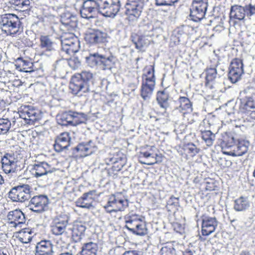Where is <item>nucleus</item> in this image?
<instances>
[{
    "instance_id": "obj_54",
    "label": "nucleus",
    "mask_w": 255,
    "mask_h": 255,
    "mask_svg": "<svg viewBox=\"0 0 255 255\" xmlns=\"http://www.w3.org/2000/svg\"><path fill=\"white\" fill-rule=\"evenodd\" d=\"M215 186L213 184H211L209 182L207 183L206 189L210 191H212L215 190Z\"/></svg>"
},
{
    "instance_id": "obj_15",
    "label": "nucleus",
    "mask_w": 255,
    "mask_h": 255,
    "mask_svg": "<svg viewBox=\"0 0 255 255\" xmlns=\"http://www.w3.org/2000/svg\"><path fill=\"white\" fill-rule=\"evenodd\" d=\"M19 163L14 154L6 153L1 158L2 168L6 174L16 173L20 171L21 167Z\"/></svg>"
},
{
    "instance_id": "obj_26",
    "label": "nucleus",
    "mask_w": 255,
    "mask_h": 255,
    "mask_svg": "<svg viewBox=\"0 0 255 255\" xmlns=\"http://www.w3.org/2000/svg\"><path fill=\"white\" fill-rule=\"evenodd\" d=\"M61 22L69 30L74 29L78 25V19L76 15L69 12L61 15Z\"/></svg>"
},
{
    "instance_id": "obj_41",
    "label": "nucleus",
    "mask_w": 255,
    "mask_h": 255,
    "mask_svg": "<svg viewBox=\"0 0 255 255\" xmlns=\"http://www.w3.org/2000/svg\"><path fill=\"white\" fill-rule=\"evenodd\" d=\"M246 20L247 19L255 22V4L249 3L244 6Z\"/></svg>"
},
{
    "instance_id": "obj_33",
    "label": "nucleus",
    "mask_w": 255,
    "mask_h": 255,
    "mask_svg": "<svg viewBox=\"0 0 255 255\" xmlns=\"http://www.w3.org/2000/svg\"><path fill=\"white\" fill-rule=\"evenodd\" d=\"M71 126H76L81 124H86L88 120L86 114L71 111Z\"/></svg>"
},
{
    "instance_id": "obj_3",
    "label": "nucleus",
    "mask_w": 255,
    "mask_h": 255,
    "mask_svg": "<svg viewBox=\"0 0 255 255\" xmlns=\"http://www.w3.org/2000/svg\"><path fill=\"white\" fill-rule=\"evenodd\" d=\"M154 72L153 65L147 66L143 69L140 96L144 101L149 100L153 94L155 86Z\"/></svg>"
},
{
    "instance_id": "obj_2",
    "label": "nucleus",
    "mask_w": 255,
    "mask_h": 255,
    "mask_svg": "<svg viewBox=\"0 0 255 255\" xmlns=\"http://www.w3.org/2000/svg\"><path fill=\"white\" fill-rule=\"evenodd\" d=\"M0 29L7 36H14L23 31L19 17L13 13H5L0 17Z\"/></svg>"
},
{
    "instance_id": "obj_12",
    "label": "nucleus",
    "mask_w": 255,
    "mask_h": 255,
    "mask_svg": "<svg viewBox=\"0 0 255 255\" xmlns=\"http://www.w3.org/2000/svg\"><path fill=\"white\" fill-rule=\"evenodd\" d=\"M69 216L66 214H61L55 216L51 223V232L53 235L60 236L66 232L69 224Z\"/></svg>"
},
{
    "instance_id": "obj_5",
    "label": "nucleus",
    "mask_w": 255,
    "mask_h": 255,
    "mask_svg": "<svg viewBox=\"0 0 255 255\" xmlns=\"http://www.w3.org/2000/svg\"><path fill=\"white\" fill-rule=\"evenodd\" d=\"M86 62L91 68L96 67L104 70H110L115 64V58L112 55L107 57L98 53H94L86 57Z\"/></svg>"
},
{
    "instance_id": "obj_27",
    "label": "nucleus",
    "mask_w": 255,
    "mask_h": 255,
    "mask_svg": "<svg viewBox=\"0 0 255 255\" xmlns=\"http://www.w3.org/2000/svg\"><path fill=\"white\" fill-rule=\"evenodd\" d=\"M86 226L81 222H76L73 225L72 231V238L76 242H79L85 235Z\"/></svg>"
},
{
    "instance_id": "obj_21",
    "label": "nucleus",
    "mask_w": 255,
    "mask_h": 255,
    "mask_svg": "<svg viewBox=\"0 0 255 255\" xmlns=\"http://www.w3.org/2000/svg\"><path fill=\"white\" fill-rule=\"evenodd\" d=\"M71 137L70 133L63 132L58 136L55 140L54 148L56 152H60L67 149L70 145Z\"/></svg>"
},
{
    "instance_id": "obj_10",
    "label": "nucleus",
    "mask_w": 255,
    "mask_h": 255,
    "mask_svg": "<svg viewBox=\"0 0 255 255\" xmlns=\"http://www.w3.org/2000/svg\"><path fill=\"white\" fill-rule=\"evenodd\" d=\"M30 188L27 184L13 187L8 193V197L13 202H24L30 198Z\"/></svg>"
},
{
    "instance_id": "obj_62",
    "label": "nucleus",
    "mask_w": 255,
    "mask_h": 255,
    "mask_svg": "<svg viewBox=\"0 0 255 255\" xmlns=\"http://www.w3.org/2000/svg\"><path fill=\"white\" fill-rule=\"evenodd\" d=\"M59 255H72L71 254H70L69 253H62L60 254Z\"/></svg>"
},
{
    "instance_id": "obj_40",
    "label": "nucleus",
    "mask_w": 255,
    "mask_h": 255,
    "mask_svg": "<svg viewBox=\"0 0 255 255\" xmlns=\"http://www.w3.org/2000/svg\"><path fill=\"white\" fill-rule=\"evenodd\" d=\"M124 219L126 223L125 228H127V227H131L132 224L137 225L144 220V217L135 214H131L125 216Z\"/></svg>"
},
{
    "instance_id": "obj_47",
    "label": "nucleus",
    "mask_w": 255,
    "mask_h": 255,
    "mask_svg": "<svg viewBox=\"0 0 255 255\" xmlns=\"http://www.w3.org/2000/svg\"><path fill=\"white\" fill-rule=\"evenodd\" d=\"M68 65L73 69H77L81 64L80 61L77 57H73L69 59Z\"/></svg>"
},
{
    "instance_id": "obj_20",
    "label": "nucleus",
    "mask_w": 255,
    "mask_h": 255,
    "mask_svg": "<svg viewBox=\"0 0 255 255\" xmlns=\"http://www.w3.org/2000/svg\"><path fill=\"white\" fill-rule=\"evenodd\" d=\"M218 226L216 218L203 216L202 218V230L203 236H208L213 233Z\"/></svg>"
},
{
    "instance_id": "obj_22",
    "label": "nucleus",
    "mask_w": 255,
    "mask_h": 255,
    "mask_svg": "<svg viewBox=\"0 0 255 255\" xmlns=\"http://www.w3.org/2000/svg\"><path fill=\"white\" fill-rule=\"evenodd\" d=\"M35 254L43 255H55L53 245L49 240L41 241L37 243L36 246Z\"/></svg>"
},
{
    "instance_id": "obj_17",
    "label": "nucleus",
    "mask_w": 255,
    "mask_h": 255,
    "mask_svg": "<svg viewBox=\"0 0 255 255\" xmlns=\"http://www.w3.org/2000/svg\"><path fill=\"white\" fill-rule=\"evenodd\" d=\"M19 116L27 124L33 125L39 119L40 113L33 107L28 106L22 109Z\"/></svg>"
},
{
    "instance_id": "obj_36",
    "label": "nucleus",
    "mask_w": 255,
    "mask_h": 255,
    "mask_svg": "<svg viewBox=\"0 0 255 255\" xmlns=\"http://www.w3.org/2000/svg\"><path fill=\"white\" fill-rule=\"evenodd\" d=\"M133 227H127V229L134 235L138 236H144L147 233V230L144 220L139 222L137 225H134Z\"/></svg>"
},
{
    "instance_id": "obj_56",
    "label": "nucleus",
    "mask_w": 255,
    "mask_h": 255,
    "mask_svg": "<svg viewBox=\"0 0 255 255\" xmlns=\"http://www.w3.org/2000/svg\"><path fill=\"white\" fill-rule=\"evenodd\" d=\"M22 63H23V66H28L29 64H32V63H30L29 62L27 61H26V60H21Z\"/></svg>"
},
{
    "instance_id": "obj_39",
    "label": "nucleus",
    "mask_w": 255,
    "mask_h": 255,
    "mask_svg": "<svg viewBox=\"0 0 255 255\" xmlns=\"http://www.w3.org/2000/svg\"><path fill=\"white\" fill-rule=\"evenodd\" d=\"M250 203L247 198L240 197L235 200L234 209L237 211H243L249 208Z\"/></svg>"
},
{
    "instance_id": "obj_23",
    "label": "nucleus",
    "mask_w": 255,
    "mask_h": 255,
    "mask_svg": "<svg viewBox=\"0 0 255 255\" xmlns=\"http://www.w3.org/2000/svg\"><path fill=\"white\" fill-rule=\"evenodd\" d=\"M107 34L99 30H92L89 32L85 36V39L90 43H99L104 42Z\"/></svg>"
},
{
    "instance_id": "obj_60",
    "label": "nucleus",
    "mask_w": 255,
    "mask_h": 255,
    "mask_svg": "<svg viewBox=\"0 0 255 255\" xmlns=\"http://www.w3.org/2000/svg\"><path fill=\"white\" fill-rule=\"evenodd\" d=\"M18 6L21 8H25V3L23 0H22V2L20 3V5H19Z\"/></svg>"
},
{
    "instance_id": "obj_29",
    "label": "nucleus",
    "mask_w": 255,
    "mask_h": 255,
    "mask_svg": "<svg viewBox=\"0 0 255 255\" xmlns=\"http://www.w3.org/2000/svg\"><path fill=\"white\" fill-rule=\"evenodd\" d=\"M230 18L231 19H237L240 21H245L246 16L244 6L239 4L232 5L230 8Z\"/></svg>"
},
{
    "instance_id": "obj_51",
    "label": "nucleus",
    "mask_w": 255,
    "mask_h": 255,
    "mask_svg": "<svg viewBox=\"0 0 255 255\" xmlns=\"http://www.w3.org/2000/svg\"><path fill=\"white\" fill-rule=\"evenodd\" d=\"M28 234L29 233L27 234V235H28ZM26 236V235H25L23 237H19V240L22 243L26 244L29 243L31 241L32 238L30 236H28V237L26 238L25 237Z\"/></svg>"
},
{
    "instance_id": "obj_7",
    "label": "nucleus",
    "mask_w": 255,
    "mask_h": 255,
    "mask_svg": "<svg viewBox=\"0 0 255 255\" xmlns=\"http://www.w3.org/2000/svg\"><path fill=\"white\" fill-rule=\"evenodd\" d=\"M61 42V53L63 56L64 53L70 56L77 52L80 47L78 38L72 33H66L63 35Z\"/></svg>"
},
{
    "instance_id": "obj_16",
    "label": "nucleus",
    "mask_w": 255,
    "mask_h": 255,
    "mask_svg": "<svg viewBox=\"0 0 255 255\" xmlns=\"http://www.w3.org/2000/svg\"><path fill=\"white\" fill-rule=\"evenodd\" d=\"M96 196V191L90 190L84 193L76 202V206L82 208L90 209L94 208L93 203Z\"/></svg>"
},
{
    "instance_id": "obj_63",
    "label": "nucleus",
    "mask_w": 255,
    "mask_h": 255,
    "mask_svg": "<svg viewBox=\"0 0 255 255\" xmlns=\"http://www.w3.org/2000/svg\"><path fill=\"white\" fill-rule=\"evenodd\" d=\"M110 161H112V162L113 163H115L117 162V161H116L115 159V160H114V159H112V158H111V159H110Z\"/></svg>"
},
{
    "instance_id": "obj_59",
    "label": "nucleus",
    "mask_w": 255,
    "mask_h": 255,
    "mask_svg": "<svg viewBox=\"0 0 255 255\" xmlns=\"http://www.w3.org/2000/svg\"><path fill=\"white\" fill-rule=\"evenodd\" d=\"M20 71L25 72H29L32 71V70H27V68L25 67H23L22 69H20Z\"/></svg>"
},
{
    "instance_id": "obj_53",
    "label": "nucleus",
    "mask_w": 255,
    "mask_h": 255,
    "mask_svg": "<svg viewBox=\"0 0 255 255\" xmlns=\"http://www.w3.org/2000/svg\"><path fill=\"white\" fill-rule=\"evenodd\" d=\"M195 254V251H192L188 249L186 250L184 252H183V255H194Z\"/></svg>"
},
{
    "instance_id": "obj_19",
    "label": "nucleus",
    "mask_w": 255,
    "mask_h": 255,
    "mask_svg": "<svg viewBox=\"0 0 255 255\" xmlns=\"http://www.w3.org/2000/svg\"><path fill=\"white\" fill-rule=\"evenodd\" d=\"M240 110L252 119H255V100L250 97L242 99L241 100Z\"/></svg>"
},
{
    "instance_id": "obj_43",
    "label": "nucleus",
    "mask_w": 255,
    "mask_h": 255,
    "mask_svg": "<svg viewBox=\"0 0 255 255\" xmlns=\"http://www.w3.org/2000/svg\"><path fill=\"white\" fill-rule=\"evenodd\" d=\"M220 78V76L217 74L216 68H211L206 70V79L208 83L213 82L216 79Z\"/></svg>"
},
{
    "instance_id": "obj_35",
    "label": "nucleus",
    "mask_w": 255,
    "mask_h": 255,
    "mask_svg": "<svg viewBox=\"0 0 255 255\" xmlns=\"http://www.w3.org/2000/svg\"><path fill=\"white\" fill-rule=\"evenodd\" d=\"M149 148H150V151H142L140 152L139 156L140 158L142 157H144L146 159L150 158H152V161L150 162H145L141 161H140V162L147 165H153L157 162L156 156H157V154L155 152L156 149L155 146H152L149 147Z\"/></svg>"
},
{
    "instance_id": "obj_4",
    "label": "nucleus",
    "mask_w": 255,
    "mask_h": 255,
    "mask_svg": "<svg viewBox=\"0 0 255 255\" xmlns=\"http://www.w3.org/2000/svg\"><path fill=\"white\" fill-rule=\"evenodd\" d=\"M128 200L121 193H117L109 196L104 209L106 212L109 214L122 212L128 207Z\"/></svg>"
},
{
    "instance_id": "obj_13",
    "label": "nucleus",
    "mask_w": 255,
    "mask_h": 255,
    "mask_svg": "<svg viewBox=\"0 0 255 255\" xmlns=\"http://www.w3.org/2000/svg\"><path fill=\"white\" fill-rule=\"evenodd\" d=\"M244 73L242 60L235 58L231 61L228 73V78L232 83H236L241 79Z\"/></svg>"
},
{
    "instance_id": "obj_57",
    "label": "nucleus",
    "mask_w": 255,
    "mask_h": 255,
    "mask_svg": "<svg viewBox=\"0 0 255 255\" xmlns=\"http://www.w3.org/2000/svg\"><path fill=\"white\" fill-rule=\"evenodd\" d=\"M240 255H251L249 252L248 251H242L240 254Z\"/></svg>"
},
{
    "instance_id": "obj_11",
    "label": "nucleus",
    "mask_w": 255,
    "mask_h": 255,
    "mask_svg": "<svg viewBox=\"0 0 255 255\" xmlns=\"http://www.w3.org/2000/svg\"><path fill=\"white\" fill-rule=\"evenodd\" d=\"M49 199L47 196L39 195L32 197L26 205L30 210L40 214L47 210L48 208Z\"/></svg>"
},
{
    "instance_id": "obj_55",
    "label": "nucleus",
    "mask_w": 255,
    "mask_h": 255,
    "mask_svg": "<svg viewBox=\"0 0 255 255\" xmlns=\"http://www.w3.org/2000/svg\"><path fill=\"white\" fill-rule=\"evenodd\" d=\"M22 2V0H14V4L16 6H18L20 5V3Z\"/></svg>"
},
{
    "instance_id": "obj_28",
    "label": "nucleus",
    "mask_w": 255,
    "mask_h": 255,
    "mask_svg": "<svg viewBox=\"0 0 255 255\" xmlns=\"http://www.w3.org/2000/svg\"><path fill=\"white\" fill-rule=\"evenodd\" d=\"M7 219L10 221V224L15 227L23 224L25 222L24 214L20 210H14L10 211L7 215Z\"/></svg>"
},
{
    "instance_id": "obj_1",
    "label": "nucleus",
    "mask_w": 255,
    "mask_h": 255,
    "mask_svg": "<svg viewBox=\"0 0 255 255\" xmlns=\"http://www.w3.org/2000/svg\"><path fill=\"white\" fill-rule=\"evenodd\" d=\"M93 74L89 71H83L75 74L72 78L69 88L74 95L82 96L83 94L90 91V85L93 84Z\"/></svg>"
},
{
    "instance_id": "obj_8",
    "label": "nucleus",
    "mask_w": 255,
    "mask_h": 255,
    "mask_svg": "<svg viewBox=\"0 0 255 255\" xmlns=\"http://www.w3.org/2000/svg\"><path fill=\"white\" fill-rule=\"evenodd\" d=\"M208 7V0H193L190 7V17L195 22L200 21L205 17Z\"/></svg>"
},
{
    "instance_id": "obj_48",
    "label": "nucleus",
    "mask_w": 255,
    "mask_h": 255,
    "mask_svg": "<svg viewBox=\"0 0 255 255\" xmlns=\"http://www.w3.org/2000/svg\"><path fill=\"white\" fill-rule=\"evenodd\" d=\"M179 0H155V4L157 6L172 5Z\"/></svg>"
},
{
    "instance_id": "obj_50",
    "label": "nucleus",
    "mask_w": 255,
    "mask_h": 255,
    "mask_svg": "<svg viewBox=\"0 0 255 255\" xmlns=\"http://www.w3.org/2000/svg\"><path fill=\"white\" fill-rule=\"evenodd\" d=\"M134 43L135 45L136 48L140 50L142 49V48L145 44V43L143 39V37H138L137 41L134 42Z\"/></svg>"
},
{
    "instance_id": "obj_64",
    "label": "nucleus",
    "mask_w": 255,
    "mask_h": 255,
    "mask_svg": "<svg viewBox=\"0 0 255 255\" xmlns=\"http://www.w3.org/2000/svg\"><path fill=\"white\" fill-rule=\"evenodd\" d=\"M0 255H7L6 253H4L3 252H0Z\"/></svg>"
},
{
    "instance_id": "obj_58",
    "label": "nucleus",
    "mask_w": 255,
    "mask_h": 255,
    "mask_svg": "<svg viewBox=\"0 0 255 255\" xmlns=\"http://www.w3.org/2000/svg\"><path fill=\"white\" fill-rule=\"evenodd\" d=\"M25 3V8H28V6L30 5L29 0H23Z\"/></svg>"
},
{
    "instance_id": "obj_45",
    "label": "nucleus",
    "mask_w": 255,
    "mask_h": 255,
    "mask_svg": "<svg viewBox=\"0 0 255 255\" xmlns=\"http://www.w3.org/2000/svg\"><path fill=\"white\" fill-rule=\"evenodd\" d=\"M184 149L192 157L196 155L200 151L199 148L192 143H188L184 146Z\"/></svg>"
},
{
    "instance_id": "obj_38",
    "label": "nucleus",
    "mask_w": 255,
    "mask_h": 255,
    "mask_svg": "<svg viewBox=\"0 0 255 255\" xmlns=\"http://www.w3.org/2000/svg\"><path fill=\"white\" fill-rule=\"evenodd\" d=\"M40 42L41 48L45 51L52 52L55 50V44L48 36H41Z\"/></svg>"
},
{
    "instance_id": "obj_42",
    "label": "nucleus",
    "mask_w": 255,
    "mask_h": 255,
    "mask_svg": "<svg viewBox=\"0 0 255 255\" xmlns=\"http://www.w3.org/2000/svg\"><path fill=\"white\" fill-rule=\"evenodd\" d=\"M202 138L208 146H211L215 139V135L210 130H204L201 132Z\"/></svg>"
},
{
    "instance_id": "obj_44",
    "label": "nucleus",
    "mask_w": 255,
    "mask_h": 255,
    "mask_svg": "<svg viewBox=\"0 0 255 255\" xmlns=\"http://www.w3.org/2000/svg\"><path fill=\"white\" fill-rule=\"evenodd\" d=\"M11 127L10 122L7 119H0V134L7 132Z\"/></svg>"
},
{
    "instance_id": "obj_61",
    "label": "nucleus",
    "mask_w": 255,
    "mask_h": 255,
    "mask_svg": "<svg viewBox=\"0 0 255 255\" xmlns=\"http://www.w3.org/2000/svg\"><path fill=\"white\" fill-rule=\"evenodd\" d=\"M4 182V180L3 179V177L1 175H0V185L2 184Z\"/></svg>"
},
{
    "instance_id": "obj_6",
    "label": "nucleus",
    "mask_w": 255,
    "mask_h": 255,
    "mask_svg": "<svg viewBox=\"0 0 255 255\" xmlns=\"http://www.w3.org/2000/svg\"><path fill=\"white\" fill-rule=\"evenodd\" d=\"M144 3L141 0H127L125 14L129 24H133L138 20L142 12Z\"/></svg>"
},
{
    "instance_id": "obj_37",
    "label": "nucleus",
    "mask_w": 255,
    "mask_h": 255,
    "mask_svg": "<svg viewBox=\"0 0 255 255\" xmlns=\"http://www.w3.org/2000/svg\"><path fill=\"white\" fill-rule=\"evenodd\" d=\"M71 110L59 114L56 116V121L58 124L62 126H71Z\"/></svg>"
},
{
    "instance_id": "obj_34",
    "label": "nucleus",
    "mask_w": 255,
    "mask_h": 255,
    "mask_svg": "<svg viewBox=\"0 0 255 255\" xmlns=\"http://www.w3.org/2000/svg\"><path fill=\"white\" fill-rule=\"evenodd\" d=\"M178 101L180 105L178 107L176 108V110L182 112L183 114L186 112H191L192 111V103L187 97L180 96Z\"/></svg>"
},
{
    "instance_id": "obj_18",
    "label": "nucleus",
    "mask_w": 255,
    "mask_h": 255,
    "mask_svg": "<svg viewBox=\"0 0 255 255\" xmlns=\"http://www.w3.org/2000/svg\"><path fill=\"white\" fill-rule=\"evenodd\" d=\"M56 170L54 167L46 162H41L34 164L31 169V173L36 178L48 175L54 172Z\"/></svg>"
},
{
    "instance_id": "obj_46",
    "label": "nucleus",
    "mask_w": 255,
    "mask_h": 255,
    "mask_svg": "<svg viewBox=\"0 0 255 255\" xmlns=\"http://www.w3.org/2000/svg\"><path fill=\"white\" fill-rule=\"evenodd\" d=\"M175 250L171 246H164L160 250L161 255H173Z\"/></svg>"
},
{
    "instance_id": "obj_31",
    "label": "nucleus",
    "mask_w": 255,
    "mask_h": 255,
    "mask_svg": "<svg viewBox=\"0 0 255 255\" xmlns=\"http://www.w3.org/2000/svg\"><path fill=\"white\" fill-rule=\"evenodd\" d=\"M157 102L160 107L166 110L169 106V95L165 90L158 91L156 98Z\"/></svg>"
},
{
    "instance_id": "obj_14",
    "label": "nucleus",
    "mask_w": 255,
    "mask_h": 255,
    "mask_svg": "<svg viewBox=\"0 0 255 255\" xmlns=\"http://www.w3.org/2000/svg\"><path fill=\"white\" fill-rule=\"evenodd\" d=\"M100 13L99 0H85L83 2L80 14L83 18L90 19L94 18Z\"/></svg>"
},
{
    "instance_id": "obj_52",
    "label": "nucleus",
    "mask_w": 255,
    "mask_h": 255,
    "mask_svg": "<svg viewBox=\"0 0 255 255\" xmlns=\"http://www.w3.org/2000/svg\"><path fill=\"white\" fill-rule=\"evenodd\" d=\"M123 255H141V252L138 251L132 250L126 251Z\"/></svg>"
},
{
    "instance_id": "obj_9",
    "label": "nucleus",
    "mask_w": 255,
    "mask_h": 255,
    "mask_svg": "<svg viewBox=\"0 0 255 255\" xmlns=\"http://www.w3.org/2000/svg\"><path fill=\"white\" fill-rule=\"evenodd\" d=\"M100 13L105 17L114 18L121 8L120 0H99Z\"/></svg>"
},
{
    "instance_id": "obj_25",
    "label": "nucleus",
    "mask_w": 255,
    "mask_h": 255,
    "mask_svg": "<svg viewBox=\"0 0 255 255\" xmlns=\"http://www.w3.org/2000/svg\"><path fill=\"white\" fill-rule=\"evenodd\" d=\"M250 142L248 140L239 141L236 147L230 151H224V154L233 156H240L245 154L248 150Z\"/></svg>"
},
{
    "instance_id": "obj_32",
    "label": "nucleus",
    "mask_w": 255,
    "mask_h": 255,
    "mask_svg": "<svg viewBox=\"0 0 255 255\" xmlns=\"http://www.w3.org/2000/svg\"><path fill=\"white\" fill-rule=\"evenodd\" d=\"M235 144V140L233 135L230 133H225L223 136L222 141L221 142L223 153L224 154V151H230L229 149L233 147Z\"/></svg>"
},
{
    "instance_id": "obj_49",
    "label": "nucleus",
    "mask_w": 255,
    "mask_h": 255,
    "mask_svg": "<svg viewBox=\"0 0 255 255\" xmlns=\"http://www.w3.org/2000/svg\"><path fill=\"white\" fill-rule=\"evenodd\" d=\"M179 198L171 196L167 201V205L176 208L179 206Z\"/></svg>"
},
{
    "instance_id": "obj_30",
    "label": "nucleus",
    "mask_w": 255,
    "mask_h": 255,
    "mask_svg": "<svg viewBox=\"0 0 255 255\" xmlns=\"http://www.w3.org/2000/svg\"><path fill=\"white\" fill-rule=\"evenodd\" d=\"M98 249L96 243L90 242L83 245L81 251L78 255H97Z\"/></svg>"
},
{
    "instance_id": "obj_24",
    "label": "nucleus",
    "mask_w": 255,
    "mask_h": 255,
    "mask_svg": "<svg viewBox=\"0 0 255 255\" xmlns=\"http://www.w3.org/2000/svg\"><path fill=\"white\" fill-rule=\"evenodd\" d=\"M76 150L80 153L81 156H86L95 152L97 146L93 141L89 140L87 142L79 143L76 147Z\"/></svg>"
}]
</instances>
